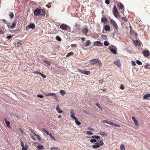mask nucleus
<instances>
[{
  "label": "nucleus",
  "instance_id": "obj_20",
  "mask_svg": "<svg viewBox=\"0 0 150 150\" xmlns=\"http://www.w3.org/2000/svg\"><path fill=\"white\" fill-rule=\"evenodd\" d=\"M56 94L54 93H51L48 94H45V95L46 96H53L54 97L55 95Z\"/></svg>",
  "mask_w": 150,
  "mask_h": 150
},
{
  "label": "nucleus",
  "instance_id": "obj_34",
  "mask_svg": "<svg viewBox=\"0 0 150 150\" xmlns=\"http://www.w3.org/2000/svg\"><path fill=\"white\" fill-rule=\"evenodd\" d=\"M6 124L7 126L10 129L11 128V127L10 125V122L9 121L6 122V123H5Z\"/></svg>",
  "mask_w": 150,
  "mask_h": 150
},
{
  "label": "nucleus",
  "instance_id": "obj_13",
  "mask_svg": "<svg viewBox=\"0 0 150 150\" xmlns=\"http://www.w3.org/2000/svg\"><path fill=\"white\" fill-rule=\"evenodd\" d=\"M141 43L139 40H135L134 41V44L135 46H139L141 45Z\"/></svg>",
  "mask_w": 150,
  "mask_h": 150
},
{
  "label": "nucleus",
  "instance_id": "obj_32",
  "mask_svg": "<svg viewBox=\"0 0 150 150\" xmlns=\"http://www.w3.org/2000/svg\"><path fill=\"white\" fill-rule=\"evenodd\" d=\"M59 93L61 94L62 96H63L66 93L65 91L64 90H60L59 91Z\"/></svg>",
  "mask_w": 150,
  "mask_h": 150
},
{
  "label": "nucleus",
  "instance_id": "obj_3",
  "mask_svg": "<svg viewBox=\"0 0 150 150\" xmlns=\"http://www.w3.org/2000/svg\"><path fill=\"white\" fill-rule=\"evenodd\" d=\"M113 12L114 15L117 18V16L119 15V13L117 10V8L115 6H114Z\"/></svg>",
  "mask_w": 150,
  "mask_h": 150
},
{
  "label": "nucleus",
  "instance_id": "obj_11",
  "mask_svg": "<svg viewBox=\"0 0 150 150\" xmlns=\"http://www.w3.org/2000/svg\"><path fill=\"white\" fill-rule=\"evenodd\" d=\"M144 55L146 57H147L149 54V52L148 50H144L143 51Z\"/></svg>",
  "mask_w": 150,
  "mask_h": 150
},
{
  "label": "nucleus",
  "instance_id": "obj_24",
  "mask_svg": "<svg viewBox=\"0 0 150 150\" xmlns=\"http://www.w3.org/2000/svg\"><path fill=\"white\" fill-rule=\"evenodd\" d=\"M110 125H111L112 126H115V127H120V125H119L117 124H116V123H114L113 122H111L110 123Z\"/></svg>",
  "mask_w": 150,
  "mask_h": 150
},
{
  "label": "nucleus",
  "instance_id": "obj_48",
  "mask_svg": "<svg viewBox=\"0 0 150 150\" xmlns=\"http://www.w3.org/2000/svg\"><path fill=\"white\" fill-rule=\"evenodd\" d=\"M75 122L76 124L77 125H80L81 124V122L77 120H76L75 121Z\"/></svg>",
  "mask_w": 150,
  "mask_h": 150
},
{
  "label": "nucleus",
  "instance_id": "obj_60",
  "mask_svg": "<svg viewBox=\"0 0 150 150\" xmlns=\"http://www.w3.org/2000/svg\"><path fill=\"white\" fill-rule=\"evenodd\" d=\"M96 106H97L98 108L101 109H102L101 107H100V105L97 103H96Z\"/></svg>",
  "mask_w": 150,
  "mask_h": 150
},
{
  "label": "nucleus",
  "instance_id": "obj_61",
  "mask_svg": "<svg viewBox=\"0 0 150 150\" xmlns=\"http://www.w3.org/2000/svg\"><path fill=\"white\" fill-rule=\"evenodd\" d=\"M120 88L122 90H124L125 88V87L122 85H121L120 87Z\"/></svg>",
  "mask_w": 150,
  "mask_h": 150
},
{
  "label": "nucleus",
  "instance_id": "obj_63",
  "mask_svg": "<svg viewBox=\"0 0 150 150\" xmlns=\"http://www.w3.org/2000/svg\"><path fill=\"white\" fill-rule=\"evenodd\" d=\"M132 64L134 66H135L136 65V64L135 62L134 61H132Z\"/></svg>",
  "mask_w": 150,
  "mask_h": 150
},
{
  "label": "nucleus",
  "instance_id": "obj_17",
  "mask_svg": "<svg viewBox=\"0 0 150 150\" xmlns=\"http://www.w3.org/2000/svg\"><path fill=\"white\" fill-rule=\"evenodd\" d=\"M118 7L121 9L124 10V8L123 5L121 3H119L118 4Z\"/></svg>",
  "mask_w": 150,
  "mask_h": 150
},
{
  "label": "nucleus",
  "instance_id": "obj_10",
  "mask_svg": "<svg viewBox=\"0 0 150 150\" xmlns=\"http://www.w3.org/2000/svg\"><path fill=\"white\" fill-rule=\"evenodd\" d=\"M91 43L90 40H87L85 43L83 44V45L85 47H87L89 46Z\"/></svg>",
  "mask_w": 150,
  "mask_h": 150
},
{
  "label": "nucleus",
  "instance_id": "obj_64",
  "mask_svg": "<svg viewBox=\"0 0 150 150\" xmlns=\"http://www.w3.org/2000/svg\"><path fill=\"white\" fill-rule=\"evenodd\" d=\"M40 75L43 78H46V76H45L42 73H40Z\"/></svg>",
  "mask_w": 150,
  "mask_h": 150
},
{
  "label": "nucleus",
  "instance_id": "obj_27",
  "mask_svg": "<svg viewBox=\"0 0 150 150\" xmlns=\"http://www.w3.org/2000/svg\"><path fill=\"white\" fill-rule=\"evenodd\" d=\"M17 23V21L16 20H15L13 22V23L12 25L11 26V28H13L15 27V26L16 23Z\"/></svg>",
  "mask_w": 150,
  "mask_h": 150
},
{
  "label": "nucleus",
  "instance_id": "obj_16",
  "mask_svg": "<svg viewBox=\"0 0 150 150\" xmlns=\"http://www.w3.org/2000/svg\"><path fill=\"white\" fill-rule=\"evenodd\" d=\"M81 31L83 33L86 34L88 32V29L86 28H83L82 29Z\"/></svg>",
  "mask_w": 150,
  "mask_h": 150
},
{
  "label": "nucleus",
  "instance_id": "obj_1",
  "mask_svg": "<svg viewBox=\"0 0 150 150\" xmlns=\"http://www.w3.org/2000/svg\"><path fill=\"white\" fill-rule=\"evenodd\" d=\"M77 70L79 72H81L83 74L86 75L89 74L91 73L90 71H85L84 70H81L79 69H78Z\"/></svg>",
  "mask_w": 150,
  "mask_h": 150
},
{
  "label": "nucleus",
  "instance_id": "obj_49",
  "mask_svg": "<svg viewBox=\"0 0 150 150\" xmlns=\"http://www.w3.org/2000/svg\"><path fill=\"white\" fill-rule=\"evenodd\" d=\"M9 16L11 18H13L14 17L13 13H11L9 14Z\"/></svg>",
  "mask_w": 150,
  "mask_h": 150
},
{
  "label": "nucleus",
  "instance_id": "obj_4",
  "mask_svg": "<svg viewBox=\"0 0 150 150\" xmlns=\"http://www.w3.org/2000/svg\"><path fill=\"white\" fill-rule=\"evenodd\" d=\"M70 116L73 119L76 120L77 119L75 115V110H74L73 109L70 111Z\"/></svg>",
  "mask_w": 150,
  "mask_h": 150
},
{
  "label": "nucleus",
  "instance_id": "obj_21",
  "mask_svg": "<svg viewBox=\"0 0 150 150\" xmlns=\"http://www.w3.org/2000/svg\"><path fill=\"white\" fill-rule=\"evenodd\" d=\"M45 11L44 10L42 9L40 10V14L41 16H42L43 17H44L45 15Z\"/></svg>",
  "mask_w": 150,
  "mask_h": 150
},
{
  "label": "nucleus",
  "instance_id": "obj_31",
  "mask_svg": "<svg viewBox=\"0 0 150 150\" xmlns=\"http://www.w3.org/2000/svg\"><path fill=\"white\" fill-rule=\"evenodd\" d=\"M85 132L87 135H92L93 134V132L88 131H86Z\"/></svg>",
  "mask_w": 150,
  "mask_h": 150
},
{
  "label": "nucleus",
  "instance_id": "obj_50",
  "mask_svg": "<svg viewBox=\"0 0 150 150\" xmlns=\"http://www.w3.org/2000/svg\"><path fill=\"white\" fill-rule=\"evenodd\" d=\"M145 68L146 69H150V66L149 64H146L145 66Z\"/></svg>",
  "mask_w": 150,
  "mask_h": 150
},
{
  "label": "nucleus",
  "instance_id": "obj_56",
  "mask_svg": "<svg viewBox=\"0 0 150 150\" xmlns=\"http://www.w3.org/2000/svg\"><path fill=\"white\" fill-rule=\"evenodd\" d=\"M105 2L107 5L109 4H110L109 0H105Z\"/></svg>",
  "mask_w": 150,
  "mask_h": 150
},
{
  "label": "nucleus",
  "instance_id": "obj_8",
  "mask_svg": "<svg viewBox=\"0 0 150 150\" xmlns=\"http://www.w3.org/2000/svg\"><path fill=\"white\" fill-rule=\"evenodd\" d=\"M40 10L38 8H36L34 11V15L35 16H37L40 14Z\"/></svg>",
  "mask_w": 150,
  "mask_h": 150
},
{
  "label": "nucleus",
  "instance_id": "obj_45",
  "mask_svg": "<svg viewBox=\"0 0 150 150\" xmlns=\"http://www.w3.org/2000/svg\"><path fill=\"white\" fill-rule=\"evenodd\" d=\"M107 21V19L106 18H103L101 19V21L103 23H105V22Z\"/></svg>",
  "mask_w": 150,
  "mask_h": 150
},
{
  "label": "nucleus",
  "instance_id": "obj_59",
  "mask_svg": "<svg viewBox=\"0 0 150 150\" xmlns=\"http://www.w3.org/2000/svg\"><path fill=\"white\" fill-rule=\"evenodd\" d=\"M4 33V31L0 29V34H3Z\"/></svg>",
  "mask_w": 150,
  "mask_h": 150
},
{
  "label": "nucleus",
  "instance_id": "obj_29",
  "mask_svg": "<svg viewBox=\"0 0 150 150\" xmlns=\"http://www.w3.org/2000/svg\"><path fill=\"white\" fill-rule=\"evenodd\" d=\"M28 27L29 28L34 29L35 28V25L34 24H30L28 25Z\"/></svg>",
  "mask_w": 150,
  "mask_h": 150
},
{
  "label": "nucleus",
  "instance_id": "obj_37",
  "mask_svg": "<svg viewBox=\"0 0 150 150\" xmlns=\"http://www.w3.org/2000/svg\"><path fill=\"white\" fill-rule=\"evenodd\" d=\"M74 54V53L72 52H70L68 53L66 55V57H68L70 56L73 55Z\"/></svg>",
  "mask_w": 150,
  "mask_h": 150
},
{
  "label": "nucleus",
  "instance_id": "obj_28",
  "mask_svg": "<svg viewBox=\"0 0 150 150\" xmlns=\"http://www.w3.org/2000/svg\"><path fill=\"white\" fill-rule=\"evenodd\" d=\"M93 148L95 149L97 148H98L100 147L99 145H98L96 143L95 144L93 145L92 146Z\"/></svg>",
  "mask_w": 150,
  "mask_h": 150
},
{
  "label": "nucleus",
  "instance_id": "obj_33",
  "mask_svg": "<svg viewBox=\"0 0 150 150\" xmlns=\"http://www.w3.org/2000/svg\"><path fill=\"white\" fill-rule=\"evenodd\" d=\"M102 122L104 123H106V124H109L110 125V123L111 122L107 120H102Z\"/></svg>",
  "mask_w": 150,
  "mask_h": 150
},
{
  "label": "nucleus",
  "instance_id": "obj_41",
  "mask_svg": "<svg viewBox=\"0 0 150 150\" xmlns=\"http://www.w3.org/2000/svg\"><path fill=\"white\" fill-rule=\"evenodd\" d=\"M49 135L50 138L54 141H55V139L54 137L53 136L52 134H49Z\"/></svg>",
  "mask_w": 150,
  "mask_h": 150
},
{
  "label": "nucleus",
  "instance_id": "obj_26",
  "mask_svg": "<svg viewBox=\"0 0 150 150\" xmlns=\"http://www.w3.org/2000/svg\"><path fill=\"white\" fill-rule=\"evenodd\" d=\"M37 148V150H42V149H44V147L42 145H39L38 146Z\"/></svg>",
  "mask_w": 150,
  "mask_h": 150
},
{
  "label": "nucleus",
  "instance_id": "obj_15",
  "mask_svg": "<svg viewBox=\"0 0 150 150\" xmlns=\"http://www.w3.org/2000/svg\"><path fill=\"white\" fill-rule=\"evenodd\" d=\"M98 60V59H93L90 61V63L91 64H96Z\"/></svg>",
  "mask_w": 150,
  "mask_h": 150
},
{
  "label": "nucleus",
  "instance_id": "obj_53",
  "mask_svg": "<svg viewBox=\"0 0 150 150\" xmlns=\"http://www.w3.org/2000/svg\"><path fill=\"white\" fill-rule=\"evenodd\" d=\"M54 98L57 102H59V100L56 95L54 97Z\"/></svg>",
  "mask_w": 150,
  "mask_h": 150
},
{
  "label": "nucleus",
  "instance_id": "obj_55",
  "mask_svg": "<svg viewBox=\"0 0 150 150\" xmlns=\"http://www.w3.org/2000/svg\"><path fill=\"white\" fill-rule=\"evenodd\" d=\"M87 129L89 130H91L93 131H94V129L93 128L91 127H88Z\"/></svg>",
  "mask_w": 150,
  "mask_h": 150
},
{
  "label": "nucleus",
  "instance_id": "obj_42",
  "mask_svg": "<svg viewBox=\"0 0 150 150\" xmlns=\"http://www.w3.org/2000/svg\"><path fill=\"white\" fill-rule=\"evenodd\" d=\"M43 62L49 65H50L51 64L49 62L46 60H44Z\"/></svg>",
  "mask_w": 150,
  "mask_h": 150
},
{
  "label": "nucleus",
  "instance_id": "obj_5",
  "mask_svg": "<svg viewBox=\"0 0 150 150\" xmlns=\"http://www.w3.org/2000/svg\"><path fill=\"white\" fill-rule=\"evenodd\" d=\"M114 46L113 45L108 47L109 50L112 53L114 54H117V51L116 49L114 48Z\"/></svg>",
  "mask_w": 150,
  "mask_h": 150
},
{
  "label": "nucleus",
  "instance_id": "obj_58",
  "mask_svg": "<svg viewBox=\"0 0 150 150\" xmlns=\"http://www.w3.org/2000/svg\"><path fill=\"white\" fill-rule=\"evenodd\" d=\"M35 136L37 137L39 140H41V138L38 135H35Z\"/></svg>",
  "mask_w": 150,
  "mask_h": 150
},
{
  "label": "nucleus",
  "instance_id": "obj_36",
  "mask_svg": "<svg viewBox=\"0 0 150 150\" xmlns=\"http://www.w3.org/2000/svg\"><path fill=\"white\" fill-rule=\"evenodd\" d=\"M91 137L93 138H95V139H98L100 138V136L97 135L92 136Z\"/></svg>",
  "mask_w": 150,
  "mask_h": 150
},
{
  "label": "nucleus",
  "instance_id": "obj_9",
  "mask_svg": "<svg viewBox=\"0 0 150 150\" xmlns=\"http://www.w3.org/2000/svg\"><path fill=\"white\" fill-rule=\"evenodd\" d=\"M132 119L133 120V121L134 122L135 125L137 126H138L139 124H138V121L134 117H132Z\"/></svg>",
  "mask_w": 150,
  "mask_h": 150
},
{
  "label": "nucleus",
  "instance_id": "obj_46",
  "mask_svg": "<svg viewBox=\"0 0 150 150\" xmlns=\"http://www.w3.org/2000/svg\"><path fill=\"white\" fill-rule=\"evenodd\" d=\"M104 44L105 46H107L109 45V43L107 41H105L104 42Z\"/></svg>",
  "mask_w": 150,
  "mask_h": 150
},
{
  "label": "nucleus",
  "instance_id": "obj_6",
  "mask_svg": "<svg viewBox=\"0 0 150 150\" xmlns=\"http://www.w3.org/2000/svg\"><path fill=\"white\" fill-rule=\"evenodd\" d=\"M110 22L111 24L114 26L116 29L117 30L118 28V26L116 22L113 20L111 19L110 20Z\"/></svg>",
  "mask_w": 150,
  "mask_h": 150
},
{
  "label": "nucleus",
  "instance_id": "obj_25",
  "mask_svg": "<svg viewBox=\"0 0 150 150\" xmlns=\"http://www.w3.org/2000/svg\"><path fill=\"white\" fill-rule=\"evenodd\" d=\"M50 150H61L59 148L57 147L52 146L50 148Z\"/></svg>",
  "mask_w": 150,
  "mask_h": 150
},
{
  "label": "nucleus",
  "instance_id": "obj_19",
  "mask_svg": "<svg viewBox=\"0 0 150 150\" xmlns=\"http://www.w3.org/2000/svg\"><path fill=\"white\" fill-rule=\"evenodd\" d=\"M96 143L98 145H99L100 146H102L104 144V143L103 141L100 140H98L96 142Z\"/></svg>",
  "mask_w": 150,
  "mask_h": 150
},
{
  "label": "nucleus",
  "instance_id": "obj_7",
  "mask_svg": "<svg viewBox=\"0 0 150 150\" xmlns=\"http://www.w3.org/2000/svg\"><path fill=\"white\" fill-rule=\"evenodd\" d=\"M93 44L95 46H101L103 45V43L99 41L94 42Z\"/></svg>",
  "mask_w": 150,
  "mask_h": 150
},
{
  "label": "nucleus",
  "instance_id": "obj_51",
  "mask_svg": "<svg viewBox=\"0 0 150 150\" xmlns=\"http://www.w3.org/2000/svg\"><path fill=\"white\" fill-rule=\"evenodd\" d=\"M56 39L59 41H61L62 40L60 38V37L59 36H56Z\"/></svg>",
  "mask_w": 150,
  "mask_h": 150
},
{
  "label": "nucleus",
  "instance_id": "obj_23",
  "mask_svg": "<svg viewBox=\"0 0 150 150\" xmlns=\"http://www.w3.org/2000/svg\"><path fill=\"white\" fill-rule=\"evenodd\" d=\"M150 97V94L148 93L145 94L143 97L144 99L146 100Z\"/></svg>",
  "mask_w": 150,
  "mask_h": 150
},
{
  "label": "nucleus",
  "instance_id": "obj_38",
  "mask_svg": "<svg viewBox=\"0 0 150 150\" xmlns=\"http://www.w3.org/2000/svg\"><path fill=\"white\" fill-rule=\"evenodd\" d=\"M97 141L96 139H92L90 140V142L92 143H96Z\"/></svg>",
  "mask_w": 150,
  "mask_h": 150
},
{
  "label": "nucleus",
  "instance_id": "obj_62",
  "mask_svg": "<svg viewBox=\"0 0 150 150\" xmlns=\"http://www.w3.org/2000/svg\"><path fill=\"white\" fill-rule=\"evenodd\" d=\"M19 131L21 132L22 133V134H23L24 132L23 131V130L21 129V128H19Z\"/></svg>",
  "mask_w": 150,
  "mask_h": 150
},
{
  "label": "nucleus",
  "instance_id": "obj_47",
  "mask_svg": "<svg viewBox=\"0 0 150 150\" xmlns=\"http://www.w3.org/2000/svg\"><path fill=\"white\" fill-rule=\"evenodd\" d=\"M136 62L139 65H141L142 64V63L138 60L136 61Z\"/></svg>",
  "mask_w": 150,
  "mask_h": 150
},
{
  "label": "nucleus",
  "instance_id": "obj_54",
  "mask_svg": "<svg viewBox=\"0 0 150 150\" xmlns=\"http://www.w3.org/2000/svg\"><path fill=\"white\" fill-rule=\"evenodd\" d=\"M30 135L31 137L33 139V140L34 141L36 139L35 137H33L31 134H30Z\"/></svg>",
  "mask_w": 150,
  "mask_h": 150
},
{
  "label": "nucleus",
  "instance_id": "obj_52",
  "mask_svg": "<svg viewBox=\"0 0 150 150\" xmlns=\"http://www.w3.org/2000/svg\"><path fill=\"white\" fill-rule=\"evenodd\" d=\"M37 96L41 98H42L44 97L43 96L42 94H38L37 95Z\"/></svg>",
  "mask_w": 150,
  "mask_h": 150
},
{
  "label": "nucleus",
  "instance_id": "obj_18",
  "mask_svg": "<svg viewBox=\"0 0 150 150\" xmlns=\"http://www.w3.org/2000/svg\"><path fill=\"white\" fill-rule=\"evenodd\" d=\"M114 63L117 65L118 67H120L121 64L119 60H117L114 62Z\"/></svg>",
  "mask_w": 150,
  "mask_h": 150
},
{
  "label": "nucleus",
  "instance_id": "obj_43",
  "mask_svg": "<svg viewBox=\"0 0 150 150\" xmlns=\"http://www.w3.org/2000/svg\"><path fill=\"white\" fill-rule=\"evenodd\" d=\"M21 43L20 42V41L18 42L16 45V46L17 47H20L21 45Z\"/></svg>",
  "mask_w": 150,
  "mask_h": 150
},
{
  "label": "nucleus",
  "instance_id": "obj_22",
  "mask_svg": "<svg viewBox=\"0 0 150 150\" xmlns=\"http://www.w3.org/2000/svg\"><path fill=\"white\" fill-rule=\"evenodd\" d=\"M99 134L102 136H107V134L105 132H100Z\"/></svg>",
  "mask_w": 150,
  "mask_h": 150
},
{
  "label": "nucleus",
  "instance_id": "obj_14",
  "mask_svg": "<svg viewBox=\"0 0 150 150\" xmlns=\"http://www.w3.org/2000/svg\"><path fill=\"white\" fill-rule=\"evenodd\" d=\"M60 28L63 30H66L67 28V25L65 24L61 25L60 26Z\"/></svg>",
  "mask_w": 150,
  "mask_h": 150
},
{
  "label": "nucleus",
  "instance_id": "obj_40",
  "mask_svg": "<svg viewBox=\"0 0 150 150\" xmlns=\"http://www.w3.org/2000/svg\"><path fill=\"white\" fill-rule=\"evenodd\" d=\"M120 149L121 150H125L124 146L123 144L120 145Z\"/></svg>",
  "mask_w": 150,
  "mask_h": 150
},
{
  "label": "nucleus",
  "instance_id": "obj_2",
  "mask_svg": "<svg viewBox=\"0 0 150 150\" xmlns=\"http://www.w3.org/2000/svg\"><path fill=\"white\" fill-rule=\"evenodd\" d=\"M21 146L22 150H28V145L27 144L25 145L23 142L22 141H21Z\"/></svg>",
  "mask_w": 150,
  "mask_h": 150
},
{
  "label": "nucleus",
  "instance_id": "obj_39",
  "mask_svg": "<svg viewBox=\"0 0 150 150\" xmlns=\"http://www.w3.org/2000/svg\"><path fill=\"white\" fill-rule=\"evenodd\" d=\"M42 130H43V131L47 135H49V134H50L49 133V132H48V131L45 129L44 128H43L42 129Z\"/></svg>",
  "mask_w": 150,
  "mask_h": 150
},
{
  "label": "nucleus",
  "instance_id": "obj_30",
  "mask_svg": "<svg viewBox=\"0 0 150 150\" xmlns=\"http://www.w3.org/2000/svg\"><path fill=\"white\" fill-rule=\"evenodd\" d=\"M104 29L106 31H108L110 29V27L108 25H106L104 27Z\"/></svg>",
  "mask_w": 150,
  "mask_h": 150
},
{
  "label": "nucleus",
  "instance_id": "obj_44",
  "mask_svg": "<svg viewBox=\"0 0 150 150\" xmlns=\"http://www.w3.org/2000/svg\"><path fill=\"white\" fill-rule=\"evenodd\" d=\"M101 37L103 39H105V40H106L107 38L106 36L105 35H102Z\"/></svg>",
  "mask_w": 150,
  "mask_h": 150
},
{
  "label": "nucleus",
  "instance_id": "obj_12",
  "mask_svg": "<svg viewBox=\"0 0 150 150\" xmlns=\"http://www.w3.org/2000/svg\"><path fill=\"white\" fill-rule=\"evenodd\" d=\"M56 109L57 112L59 113H62L63 112L62 110L60 109L58 105H57L56 106Z\"/></svg>",
  "mask_w": 150,
  "mask_h": 150
},
{
  "label": "nucleus",
  "instance_id": "obj_35",
  "mask_svg": "<svg viewBox=\"0 0 150 150\" xmlns=\"http://www.w3.org/2000/svg\"><path fill=\"white\" fill-rule=\"evenodd\" d=\"M96 64H97L99 67H100L102 66L101 62L98 59V60H97Z\"/></svg>",
  "mask_w": 150,
  "mask_h": 150
},
{
  "label": "nucleus",
  "instance_id": "obj_57",
  "mask_svg": "<svg viewBox=\"0 0 150 150\" xmlns=\"http://www.w3.org/2000/svg\"><path fill=\"white\" fill-rule=\"evenodd\" d=\"M122 20H124V21L125 22H127V18L125 17H123L122 18Z\"/></svg>",
  "mask_w": 150,
  "mask_h": 150
}]
</instances>
